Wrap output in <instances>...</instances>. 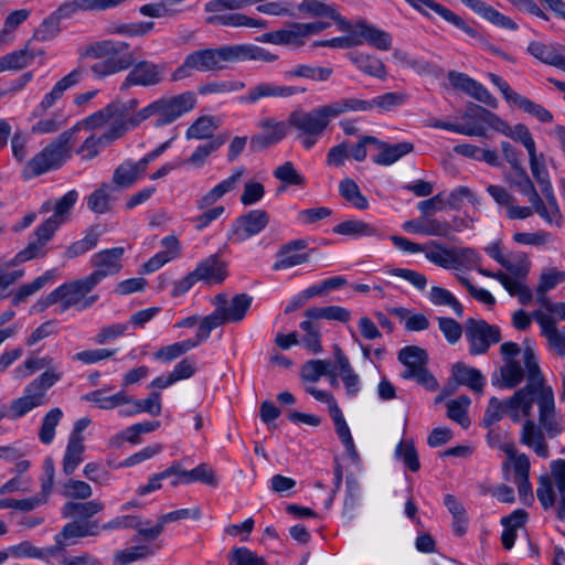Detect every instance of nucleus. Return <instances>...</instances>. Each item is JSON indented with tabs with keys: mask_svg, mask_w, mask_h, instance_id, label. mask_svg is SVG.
Listing matches in <instances>:
<instances>
[{
	"mask_svg": "<svg viewBox=\"0 0 565 565\" xmlns=\"http://www.w3.org/2000/svg\"><path fill=\"white\" fill-rule=\"evenodd\" d=\"M526 366V384L513 393L510 401L511 420L520 423L531 417L533 405L539 407V425L545 430L546 437L553 439L564 430V420L556 413L553 388L546 384L541 372L535 352L526 349L523 352Z\"/></svg>",
	"mask_w": 565,
	"mask_h": 565,
	"instance_id": "nucleus-1",
	"label": "nucleus"
},
{
	"mask_svg": "<svg viewBox=\"0 0 565 565\" xmlns=\"http://www.w3.org/2000/svg\"><path fill=\"white\" fill-rule=\"evenodd\" d=\"M278 55L255 44H232L195 50L188 54L182 64L172 73V81H180L193 72H221L230 63L262 61L273 63Z\"/></svg>",
	"mask_w": 565,
	"mask_h": 565,
	"instance_id": "nucleus-2",
	"label": "nucleus"
},
{
	"mask_svg": "<svg viewBox=\"0 0 565 565\" xmlns=\"http://www.w3.org/2000/svg\"><path fill=\"white\" fill-rule=\"evenodd\" d=\"M129 49L130 45L124 41L102 40L79 47L78 56L100 60L90 66V72L94 78L103 79L134 65L135 56Z\"/></svg>",
	"mask_w": 565,
	"mask_h": 565,
	"instance_id": "nucleus-3",
	"label": "nucleus"
},
{
	"mask_svg": "<svg viewBox=\"0 0 565 565\" xmlns=\"http://www.w3.org/2000/svg\"><path fill=\"white\" fill-rule=\"evenodd\" d=\"M332 114L329 104L310 110L297 109L289 114L288 125L296 129L297 138L306 149L312 148L329 127Z\"/></svg>",
	"mask_w": 565,
	"mask_h": 565,
	"instance_id": "nucleus-4",
	"label": "nucleus"
},
{
	"mask_svg": "<svg viewBox=\"0 0 565 565\" xmlns=\"http://www.w3.org/2000/svg\"><path fill=\"white\" fill-rule=\"evenodd\" d=\"M77 131L78 126H74L60 134L26 163L23 170L24 177L26 179L38 177L64 164L71 157V140Z\"/></svg>",
	"mask_w": 565,
	"mask_h": 565,
	"instance_id": "nucleus-5",
	"label": "nucleus"
},
{
	"mask_svg": "<svg viewBox=\"0 0 565 565\" xmlns=\"http://www.w3.org/2000/svg\"><path fill=\"white\" fill-rule=\"evenodd\" d=\"M195 105L196 96L193 92L161 97L140 109L139 119L156 116V125L166 126L194 109Z\"/></svg>",
	"mask_w": 565,
	"mask_h": 565,
	"instance_id": "nucleus-6",
	"label": "nucleus"
},
{
	"mask_svg": "<svg viewBox=\"0 0 565 565\" xmlns=\"http://www.w3.org/2000/svg\"><path fill=\"white\" fill-rule=\"evenodd\" d=\"M523 350L515 342H504L501 344L500 352L503 360V365L499 369V376L493 379V385L500 388H515L523 380H526V366L523 359Z\"/></svg>",
	"mask_w": 565,
	"mask_h": 565,
	"instance_id": "nucleus-7",
	"label": "nucleus"
},
{
	"mask_svg": "<svg viewBox=\"0 0 565 565\" xmlns=\"http://www.w3.org/2000/svg\"><path fill=\"white\" fill-rule=\"evenodd\" d=\"M97 285L88 277L62 284L54 289L60 312L71 308L83 311L90 308L98 299V295H89Z\"/></svg>",
	"mask_w": 565,
	"mask_h": 565,
	"instance_id": "nucleus-8",
	"label": "nucleus"
},
{
	"mask_svg": "<svg viewBox=\"0 0 565 565\" xmlns=\"http://www.w3.org/2000/svg\"><path fill=\"white\" fill-rule=\"evenodd\" d=\"M465 334L472 355L484 354L492 344L501 341L499 327L489 324L482 319H468L465 323Z\"/></svg>",
	"mask_w": 565,
	"mask_h": 565,
	"instance_id": "nucleus-9",
	"label": "nucleus"
},
{
	"mask_svg": "<svg viewBox=\"0 0 565 565\" xmlns=\"http://www.w3.org/2000/svg\"><path fill=\"white\" fill-rule=\"evenodd\" d=\"M529 206H521L515 204V201L505 210L509 220H525L534 214H537L546 224L562 226L563 214L558 203H553L545 200V203H536L529 201Z\"/></svg>",
	"mask_w": 565,
	"mask_h": 565,
	"instance_id": "nucleus-10",
	"label": "nucleus"
},
{
	"mask_svg": "<svg viewBox=\"0 0 565 565\" xmlns=\"http://www.w3.org/2000/svg\"><path fill=\"white\" fill-rule=\"evenodd\" d=\"M139 106L137 98H130L128 100L115 99L108 107L113 115V122L110 130L118 134L121 137L128 129L138 127L146 119H139L140 110L136 111Z\"/></svg>",
	"mask_w": 565,
	"mask_h": 565,
	"instance_id": "nucleus-11",
	"label": "nucleus"
},
{
	"mask_svg": "<svg viewBox=\"0 0 565 565\" xmlns=\"http://www.w3.org/2000/svg\"><path fill=\"white\" fill-rule=\"evenodd\" d=\"M122 247L100 250L92 256L90 263L95 270L87 275L96 285L108 276L118 274L121 268Z\"/></svg>",
	"mask_w": 565,
	"mask_h": 565,
	"instance_id": "nucleus-12",
	"label": "nucleus"
},
{
	"mask_svg": "<svg viewBox=\"0 0 565 565\" xmlns=\"http://www.w3.org/2000/svg\"><path fill=\"white\" fill-rule=\"evenodd\" d=\"M99 534V524L97 520L94 521H77L72 519L66 523L62 531L54 537L55 545L53 546L56 556L65 551L68 545L75 543V539L96 536Z\"/></svg>",
	"mask_w": 565,
	"mask_h": 565,
	"instance_id": "nucleus-13",
	"label": "nucleus"
},
{
	"mask_svg": "<svg viewBox=\"0 0 565 565\" xmlns=\"http://www.w3.org/2000/svg\"><path fill=\"white\" fill-rule=\"evenodd\" d=\"M164 67L149 61H141L134 65L120 85V90L131 86H154L162 82Z\"/></svg>",
	"mask_w": 565,
	"mask_h": 565,
	"instance_id": "nucleus-14",
	"label": "nucleus"
},
{
	"mask_svg": "<svg viewBox=\"0 0 565 565\" xmlns=\"http://www.w3.org/2000/svg\"><path fill=\"white\" fill-rule=\"evenodd\" d=\"M54 231L45 224H41L34 232V239H31L26 247L20 250L12 259L6 262V267H15L28 260L42 258L46 255V244L52 239Z\"/></svg>",
	"mask_w": 565,
	"mask_h": 565,
	"instance_id": "nucleus-15",
	"label": "nucleus"
},
{
	"mask_svg": "<svg viewBox=\"0 0 565 565\" xmlns=\"http://www.w3.org/2000/svg\"><path fill=\"white\" fill-rule=\"evenodd\" d=\"M269 220V214L265 210H252L235 220L232 236L237 242H244L265 230Z\"/></svg>",
	"mask_w": 565,
	"mask_h": 565,
	"instance_id": "nucleus-16",
	"label": "nucleus"
},
{
	"mask_svg": "<svg viewBox=\"0 0 565 565\" xmlns=\"http://www.w3.org/2000/svg\"><path fill=\"white\" fill-rule=\"evenodd\" d=\"M257 126L262 129V132L250 138L249 147L252 151L264 150L280 140H282L288 130V121H276L271 118L260 120Z\"/></svg>",
	"mask_w": 565,
	"mask_h": 565,
	"instance_id": "nucleus-17",
	"label": "nucleus"
},
{
	"mask_svg": "<svg viewBox=\"0 0 565 565\" xmlns=\"http://www.w3.org/2000/svg\"><path fill=\"white\" fill-rule=\"evenodd\" d=\"M245 174V167L241 166L235 168L228 178L222 180L195 201L196 209L204 211L207 207H212L225 194L236 190Z\"/></svg>",
	"mask_w": 565,
	"mask_h": 565,
	"instance_id": "nucleus-18",
	"label": "nucleus"
},
{
	"mask_svg": "<svg viewBox=\"0 0 565 565\" xmlns=\"http://www.w3.org/2000/svg\"><path fill=\"white\" fill-rule=\"evenodd\" d=\"M306 88L297 86L278 85L275 83L263 82L249 88L246 96L241 98L242 103L255 104L262 98H288L297 94H303Z\"/></svg>",
	"mask_w": 565,
	"mask_h": 565,
	"instance_id": "nucleus-19",
	"label": "nucleus"
},
{
	"mask_svg": "<svg viewBox=\"0 0 565 565\" xmlns=\"http://www.w3.org/2000/svg\"><path fill=\"white\" fill-rule=\"evenodd\" d=\"M533 317L541 327V334L546 338L550 348L565 358V329H558L555 319L542 309L534 310Z\"/></svg>",
	"mask_w": 565,
	"mask_h": 565,
	"instance_id": "nucleus-20",
	"label": "nucleus"
},
{
	"mask_svg": "<svg viewBox=\"0 0 565 565\" xmlns=\"http://www.w3.org/2000/svg\"><path fill=\"white\" fill-rule=\"evenodd\" d=\"M47 401L46 391L32 381L25 386L23 395L11 403L12 417H22L33 408L46 404Z\"/></svg>",
	"mask_w": 565,
	"mask_h": 565,
	"instance_id": "nucleus-21",
	"label": "nucleus"
},
{
	"mask_svg": "<svg viewBox=\"0 0 565 565\" xmlns=\"http://www.w3.org/2000/svg\"><path fill=\"white\" fill-rule=\"evenodd\" d=\"M306 248L305 239H295L282 245L276 254L277 260L273 265V269L284 270L307 263L309 255L303 252Z\"/></svg>",
	"mask_w": 565,
	"mask_h": 565,
	"instance_id": "nucleus-22",
	"label": "nucleus"
},
{
	"mask_svg": "<svg viewBox=\"0 0 565 565\" xmlns=\"http://www.w3.org/2000/svg\"><path fill=\"white\" fill-rule=\"evenodd\" d=\"M412 7L426 13V9H430L440 15L444 20L451 23L459 30L463 31L471 38L482 39L478 32L471 28L461 17L449 10L448 8L435 2L434 0H406Z\"/></svg>",
	"mask_w": 565,
	"mask_h": 565,
	"instance_id": "nucleus-23",
	"label": "nucleus"
},
{
	"mask_svg": "<svg viewBox=\"0 0 565 565\" xmlns=\"http://www.w3.org/2000/svg\"><path fill=\"white\" fill-rule=\"evenodd\" d=\"M520 434V443L531 448L539 457L550 456L548 446L545 441V430L530 417H525Z\"/></svg>",
	"mask_w": 565,
	"mask_h": 565,
	"instance_id": "nucleus-24",
	"label": "nucleus"
},
{
	"mask_svg": "<svg viewBox=\"0 0 565 565\" xmlns=\"http://www.w3.org/2000/svg\"><path fill=\"white\" fill-rule=\"evenodd\" d=\"M478 271L486 277L494 278L501 282L505 290L512 296L518 297L522 305H529L533 295L531 289L523 282L525 278L510 276L503 271L492 273L488 269L478 268Z\"/></svg>",
	"mask_w": 565,
	"mask_h": 565,
	"instance_id": "nucleus-25",
	"label": "nucleus"
},
{
	"mask_svg": "<svg viewBox=\"0 0 565 565\" xmlns=\"http://www.w3.org/2000/svg\"><path fill=\"white\" fill-rule=\"evenodd\" d=\"M403 230L414 234L448 237L451 225L447 221L423 216L406 221L403 224Z\"/></svg>",
	"mask_w": 565,
	"mask_h": 565,
	"instance_id": "nucleus-26",
	"label": "nucleus"
},
{
	"mask_svg": "<svg viewBox=\"0 0 565 565\" xmlns=\"http://www.w3.org/2000/svg\"><path fill=\"white\" fill-rule=\"evenodd\" d=\"M147 168L141 160L137 162L125 161L119 164L113 174V186L116 191L132 186L146 172Z\"/></svg>",
	"mask_w": 565,
	"mask_h": 565,
	"instance_id": "nucleus-27",
	"label": "nucleus"
},
{
	"mask_svg": "<svg viewBox=\"0 0 565 565\" xmlns=\"http://www.w3.org/2000/svg\"><path fill=\"white\" fill-rule=\"evenodd\" d=\"M335 367L339 370V374L343 381L347 395L354 397L360 392V377L352 369L349 359L342 351V349L335 344L333 347Z\"/></svg>",
	"mask_w": 565,
	"mask_h": 565,
	"instance_id": "nucleus-28",
	"label": "nucleus"
},
{
	"mask_svg": "<svg viewBox=\"0 0 565 565\" xmlns=\"http://www.w3.org/2000/svg\"><path fill=\"white\" fill-rule=\"evenodd\" d=\"M375 147L379 152L373 157V162L379 166H391L398 161L402 157L411 153L414 149V145L411 142H398V143H387L377 139L375 142Z\"/></svg>",
	"mask_w": 565,
	"mask_h": 565,
	"instance_id": "nucleus-29",
	"label": "nucleus"
},
{
	"mask_svg": "<svg viewBox=\"0 0 565 565\" xmlns=\"http://www.w3.org/2000/svg\"><path fill=\"white\" fill-rule=\"evenodd\" d=\"M398 360L405 367L401 376L405 380H409L415 372L426 366L428 355L424 349L416 345H408L398 352Z\"/></svg>",
	"mask_w": 565,
	"mask_h": 565,
	"instance_id": "nucleus-30",
	"label": "nucleus"
},
{
	"mask_svg": "<svg viewBox=\"0 0 565 565\" xmlns=\"http://www.w3.org/2000/svg\"><path fill=\"white\" fill-rule=\"evenodd\" d=\"M105 505L99 500H90L85 502L67 501L62 510L64 519H74L77 521H90V518L104 510Z\"/></svg>",
	"mask_w": 565,
	"mask_h": 565,
	"instance_id": "nucleus-31",
	"label": "nucleus"
},
{
	"mask_svg": "<svg viewBox=\"0 0 565 565\" xmlns=\"http://www.w3.org/2000/svg\"><path fill=\"white\" fill-rule=\"evenodd\" d=\"M299 10L306 11L313 17H328L332 19L341 32H350L352 29V24L333 6L315 0H305L300 3Z\"/></svg>",
	"mask_w": 565,
	"mask_h": 565,
	"instance_id": "nucleus-32",
	"label": "nucleus"
},
{
	"mask_svg": "<svg viewBox=\"0 0 565 565\" xmlns=\"http://www.w3.org/2000/svg\"><path fill=\"white\" fill-rule=\"evenodd\" d=\"M500 450H502L508 458V460L503 462V469L508 470L512 467L514 473L513 481L529 478L531 462L525 454H518L512 443H503L500 445Z\"/></svg>",
	"mask_w": 565,
	"mask_h": 565,
	"instance_id": "nucleus-33",
	"label": "nucleus"
},
{
	"mask_svg": "<svg viewBox=\"0 0 565 565\" xmlns=\"http://www.w3.org/2000/svg\"><path fill=\"white\" fill-rule=\"evenodd\" d=\"M529 157L532 175L540 184L542 195L550 202L558 203L554 193L553 185L550 181L548 171L546 169L543 154L537 156L536 151H534L529 153Z\"/></svg>",
	"mask_w": 565,
	"mask_h": 565,
	"instance_id": "nucleus-34",
	"label": "nucleus"
},
{
	"mask_svg": "<svg viewBox=\"0 0 565 565\" xmlns=\"http://www.w3.org/2000/svg\"><path fill=\"white\" fill-rule=\"evenodd\" d=\"M355 28L358 29V33L354 34L362 40V43L366 42L381 51H388L391 49L392 36L390 33L366 23L364 20L358 21Z\"/></svg>",
	"mask_w": 565,
	"mask_h": 565,
	"instance_id": "nucleus-35",
	"label": "nucleus"
},
{
	"mask_svg": "<svg viewBox=\"0 0 565 565\" xmlns=\"http://www.w3.org/2000/svg\"><path fill=\"white\" fill-rule=\"evenodd\" d=\"M194 270L199 280H205L214 284L222 282L227 276L226 264L217 254L211 255L201 262Z\"/></svg>",
	"mask_w": 565,
	"mask_h": 565,
	"instance_id": "nucleus-36",
	"label": "nucleus"
},
{
	"mask_svg": "<svg viewBox=\"0 0 565 565\" xmlns=\"http://www.w3.org/2000/svg\"><path fill=\"white\" fill-rule=\"evenodd\" d=\"M116 186L110 183H103L97 190L87 196V207L98 214L107 213L111 210L115 201Z\"/></svg>",
	"mask_w": 565,
	"mask_h": 565,
	"instance_id": "nucleus-37",
	"label": "nucleus"
},
{
	"mask_svg": "<svg viewBox=\"0 0 565 565\" xmlns=\"http://www.w3.org/2000/svg\"><path fill=\"white\" fill-rule=\"evenodd\" d=\"M452 376L459 385L468 386L476 393H481L484 386V377L481 372L463 363L452 366Z\"/></svg>",
	"mask_w": 565,
	"mask_h": 565,
	"instance_id": "nucleus-38",
	"label": "nucleus"
},
{
	"mask_svg": "<svg viewBox=\"0 0 565 565\" xmlns=\"http://www.w3.org/2000/svg\"><path fill=\"white\" fill-rule=\"evenodd\" d=\"M224 142L225 139L223 137H216L198 146L189 158L180 161L181 167L186 166L194 169L202 168L206 163L209 157L216 152Z\"/></svg>",
	"mask_w": 565,
	"mask_h": 565,
	"instance_id": "nucleus-39",
	"label": "nucleus"
},
{
	"mask_svg": "<svg viewBox=\"0 0 565 565\" xmlns=\"http://www.w3.org/2000/svg\"><path fill=\"white\" fill-rule=\"evenodd\" d=\"M78 199V193L75 190L68 191L64 194L54 206V214L51 215L43 224L50 226L54 232L67 220V214L75 205Z\"/></svg>",
	"mask_w": 565,
	"mask_h": 565,
	"instance_id": "nucleus-40",
	"label": "nucleus"
},
{
	"mask_svg": "<svg viewBox=\"0 0 565 565\" xmlns=\"http://www.w3.org/2000/svg\"><path fill=\"white\" fill-rule=\"evenodd\" d=\"M85 446L83 438L76 435L70 436L68 443L63 457V472L71 476L84 460Z\"/></svg>",
	"mask_w": 565,
	"mask_h": 565,
	"instance_id": "nucleus-41",
	"label": "nucleus"
},
{
	"mask_svg": "<svg viewBox=\"0 0 565 565\" xmlns=\"http://www.w3.org/2000/svg\"><path fill=\"white\" fill-rule=\"evenodd\" d=\"M334 234L359 238L363 236H379L377 228L362 220H347L332 228Z\"/></svg>",
	"mask_w": 565,
	"mask_h": 565,
	"instance_id": "nucleus-42",
	"label": "nucleus"
},
{
	"mask_svg": "<svg viewBox=\"0 0 565 565\" xmlns=\"http://www.w3.org/2000/svg\"><path fill=\"white\" fill-rule=\"evenodd\" d=\"M333 74L332 67L313 66L309 64H299L285 72V77L290 78H307L315 82H327Z\"/></svg>",
	"mask_w": 565,
	"mask_h": 565,
	"instance_id": "nucleus-43",
	"label": "nucleus"
},
{
	"mask_svg": "<svg viewBox=\"0 0 565 565\" xmlns=\"http://www.w3.org/2000/svg\"><path fill=\"white\" fill-rule=\"evenodd\" d=\"M105 393L106 391L100 388L85 394L82 398L95 404L98 408L106 411L124 406V404L128 402L127 393L125 391H119L113 395H106Z\"/></svg>",
	"mask_w": 565,
	"mask_h": 565,
	"instance_id": "nucleus-44",
	"label": "nucleus"
},
{
	"mask_svg": "<svg viewBox=\"0 0 565 565\" xmlns=\"http://www.w3.org/2000/svg\"><path fill=\"white\" fill-rule=\"evenodd\" d=\"M350 61L364 74L377 78H385L386 67L384 63L370 54H350Z\"/></svg>",
	"mask_w": 565,
	"mask_h": 565,
	"instance_id": "nucleus-45",
	"label": "nucleus"
},
{
	"mask_svg": "<svg viewBox=\"0 0 565 565\" xmlns=\"http://www.w3.org/2000/svg\"><path fill=\"white\" fill-rule=\"evenodd\" d=\"M303 315L310 320L326 319L344 323L351 319V312L341 306L310 307Z\"/></svg>",
	"mask_w": 565,
	"mask_h": 565,
	"instance_id": "nucleus-46",
	"label": "nucleus"
},
{
	"mask_svg": "<svg viewBox=\"0 0 565 565\" xmlns=\"http://www.w3.org/2000/svg\"><path fill=\"white\" fill-rule=\"evenodd\" d=\"M220 127V120L213 116L199 117L186 130V139H213L214 132Z\"/></svg>",
	"mask_w": 565,
	"mask_h": 565,
	"instance_id": "nucleus-47",
	"label": "nucleus"
},
{
	"mask_svg": "<svg viewBox=\"0 0 565 565\" xmlns=\"http://www.w3.org/2000/svg\"><path fill=\"white\" fill-rule=\"evenodd\" d=\"M527 52L542 63L554 67H557L564 56L556 45L539 41L531 42L527 46Z\"/></svg>",
	"mask_w": 565,
	"mask_h": 565,
	"instance_id": "nucleus-48",
	"label": "nucleus"
},
{
	"mask_svg": "<svg viewBox=\"0 0 565 565\" xmlns=\"http://www.w3.org/2000/svg\"><path fill=\"white\" fill-rule=\"evenodd\" d=\"M253 302V297L247 294H237L231 300L223 312V318L228 322H239L244 319Z\"/></svg>",
	"mask_w": 565,
	"mask_h": 565,
	"instance_id": "nucleus-49",
	"label": "nucleus"
},
{
	"mask_svg": "<svg viewBox=\"0 0 565 565\" xmlns=\"http://www.w3.org/2000/svg\"><path fill=\"white\" fill-rule=\"evenodd\" d=\"M38 118L39 120L31 127V132L34 135L54 134L67 122V118L62 110H55L50 116L44 115Z\"/></svg>",
	"mask_w": 565,
	"mask_h": 565,
	"instance_id": "nucleus-50",
	"label": "nucleus"
},
{
	"mask_svg": "<svg viewBox=\"0 0 565 565\" xmlns=\"http://www.w3.org/2000/svg\"><path fill=\"white\" fill-rule=\"evenodd\" d=\"M56 277V270L50 269L46 270L43 275L36 277L32 282L24 284L14 294L12 299V305L18 306L19 303L26 300L28 297L39 291L43 288L47 282H51Z\"/></svg>",
	"mask_w": 565,
	"mask_h": 565,
	"instance_id": "nucleus-51",
	"label": "nucleus"
},
{
	"mask_svg": "<svg viewBox=\"0 0 565 565\" xmlns=\"http://www.w3.org/2000/svg\"><path fill=\"white\" fill-rule=\"evenodd\" d=\"M118 134L108 129L100 136L92 135L81 146L78 152L83 153L85 159H93L98 154L99 148H104L114 140L118 139Z\"/></svg>",
	"mask_w": 565,
	"mask_h": 565,
	"instance_id": "nucleus-52",
	"label": "nucleus"
},
{
	"mask_svg": "<svg viewBox=\"0 0 565 565\" xmlns=\"http://www.w3.org/2000/svg\"><path fill=\"white\" fill-rule=\"evenodd\" d=\"M334 118L350 111H371L373 109L372 99L365 100L355 97L340 98L329 103Z\"/></svg>",
	"mask_w": 565,
	"mask_h": 565,
	"instance_id": "nucleus-53",
	"label": "nucleus"
},
{
	"mask_svg": "<svg viewBox=\"0 0 565 565\" xmlns=\"http://www.w3.org/2000/svg\"><path fill=\"white\" fill-rule=\"evenodd\" d=\"M339 192L341 196L355 209L364 211L369 207L367 199L361 193L356 182L350 178H345L339 183Z\"/></svg>",
	"mask_w": 565,
	"mask_h": 565,
	"instance_id": "nucleus-54",
	"label": "nucleus"
},
{
	"mask_svg": "<svg viewBox=\"0 0 565 565\" xmlns=\"http://www.w3.org/2000/svg\"><path fill=\"white\" fill-rule=\"evenodd\" d=\"M273 174L277 180L284 183V186L279 188L278 192H282L288 185L303 186L306 183L305 177L297 171L294 163L290 161L278 166Z\"/></svg>",
	"mask_w": 565,
	"mask_h": 565,
	"instance_id": "nucleus-55",
	"label": "nucleus"
},
{
	"mask_svg": "<svg viewBox=\"0 0 565 565\" xmlns=\"http://www.w3.org/2000/svg\"><path fill=\"white\" fill-rule=\"evenodd\" d=\"M512 398L513 395L502 402L497 397H491L483 416V424L487 427H491L492 425L501 420L504 415H508L511 418L510 401Z\"/></svg>",
	"mask_w": 565,
	"mask_h": 565,
	"instance_id": "nucleus-56",
	"label": "nucleus"
},
{
	"mask_svg": "<svg viewBox=\"0 0 565 565\" xmlns=\"http://www.w3.org/2000/svg\"><path fill=\"white\" fill-rule=\"evenodd\" d=\"M194 348H196L195 342H193L192 339H186L160 348L158 351L154 352L153 356L156 360L162 362H171Z\"/></svg>",
	"mask_w": 565,
	"mask_h": 565,
	"instance_id": "nucleus-57",
	"label": "nucleus"
},
{
	"mask_svg": "<svg viewBox=\"0 0 565 565\" xmlns=\"http://www.w3.org/2000/svg\"><path fill=\"white\" fill-rule=\"evenodd\" d=\"M514 171L516 173V179L512 182V184L518 189V191L524 196H526L527 201L545 203V198L543 195H540L534 183L527 175L524 168Z\"/></svg>",
	"mask_w": 565,
	"mask_h": 565,
	"instance_id": "nucleus-58",
	"label": "nucleus"
},
{
	"mask_svg": "<svg viewBox=\"0 0 565 565\" xmlns=\"http://www.w3.org/2000/svg\"><path fill=\"white\" fill-rule=\"evenodd\" d=\"M300 328L305 331L301 344L311 353L318 354L322 351L321 334L318 324L308 319L300 323Z\"/></svg>",
	"mask_w": 565,
	"mask_h": 565,
	"instance_id": "nucleus-59",
	"label": "nucleus"
},
{
	"mask_svg": "<svg viewBox=\"0 0 565 565\" xmlns=\"http://www.w3.org/2000/svg\"><path fill=\"white\" fill-rule=\"evenodd\" d=\"M476 13L499 28H503V29H508V30H512V31L518 30V24L512 19L500 13L493 7L487 4L483 1L479 6Z\"/></svg>",
	"mask_w": 565,
	"mask_h": 565,
	"instance_id": "nucleus-60",
	"label": "nucleus"
},
{
	"mask_svg": "<svg viewBox=\"0 0 565 565\" xmlns=\"http://www.w3.org/2000/svg\"><path fill=\"white\" fill-rule=\"evenodd\" d=\"M279 45L302 46L307 34L302 23H290L285 29L278 30Z\"/></svg>",
	"mask_w": 565,
	"mask_h": 565,
	"instance_id": "nucleus-61",
	"label": "nucleus"
},
{
	"mask_svg": "<svg viewBox=\"0 0 565 565\" xmlns=\"http://www.w3.org/2000/svg\"><path fill=\"white\" fill-rule=\"evenodd\" d=\"M62 417L63 412L58 407L52 408L45 414L39 431V438L43 444L49 445L53 441L55 436V428Z\"/></svg>",
	"mask_w": 565,
	"mask_h": 565,
	"instance_id": "nucleus-62",
	"label": "nucleus"
},
{
	"mask_svg": "<svg viewBox=\"0 0 565 565\" xmlns=\"http://www.w3.org/2000/svg\"><path fill=\"white\" fill-rule=\"evenodd\" d=\"M424 247L425 256L429 262L443 268L452 267V249H446L435 242H431Z\"/></svg>",
	"mask_w": 565,
	"mask_h": 565,
	"instance_id": "nucleus-63",
	"label": "nucleus"
},
{
	"mask_svg": "<svg viewBox=\"0 0 565 565\" xmlns=\"http://www.w3.org/2000/svg\"><path fill=\"white\" fill-rule=\"evenodd\" d=\"M228 565H267L264 557L247 547H233L228 553Z\"/></svg>",
	"mask_w": 565,
	"mask_h": 565,
	"instance_id": "nucleus-64",
	"label": "nucleus"
}]
</instances>
